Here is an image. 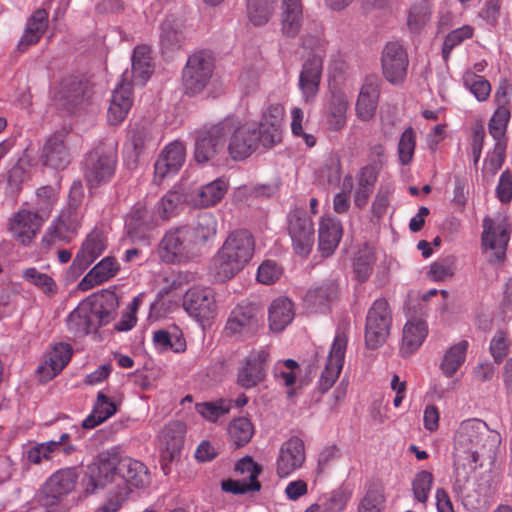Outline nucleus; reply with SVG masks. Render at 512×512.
I'll list each match as a JSON object with an SVG mask.
<instances>
[{
    "label": "nucleus",
    "instance_id": "obj_39",
    "mask_svg": "<svg viewBox=\"0 0 512 512\" xmlns=\"http://www.w3.org/2000/svg\"><path fill=\"white\" fill-rule=\"evenodd\" d=\"M295 311L293 303L286 297H279L272 301L268 320L271 331H283L294 319Z\"/></svg>",
    "mask_w": 512,
    "mask_h": 512
},
{
    "label": "nucleus",
    "instance_id": "obj_57",
    "mask_svg": "<svg viewBox=\"0 0 512 512\" xmlns=\"http://www.w3.org/2000/svg\"><path fill=\"white\" fill-rule=\"evenodd\" d=\"M195 409L207 421L216 422L221 416L229 412L230 405L221 399L215 402L198 403Z\"/></svg>",
    "mask_w": 512,
    "mask_h": 512
},
{
    "label": "nucleus",
    "instance_id": "obj_61",
    "mask_svg": "<svg viewBox=\"0 0 512 512\" xmlns=\"http://www.w3.org/2000/svg\"><path fill=\"white\" fill-rule=\"evenodd\" d=\"M510 109H496L489 121V132L496 142H506L504 134L510 119Z\"/></svg>",
    "mask_w": 512,
    "mask_h": 512
},
{
    "label": "nucleus",
    "instance_id": "obj_19",
    "mask_svg": "<svg viewBox=\"0 0 512 512\" xmlns=\"http://www.w3.org/2000/svg\"><path fill=\"white\" fill-rule=\"evenodd\" d=\"M78 479L76 468H65L55 472L44 484V505H54L75 488Z\"/></svg>",
    "mask_w": 512,
    "mask_h": 512
},
{
    "label": "nucleus",
    "instance_id": "obj_55",
    "mask_svg": "<svg viewBox=\"0 0 512 512\" xmlns=\"http://www.w3.org/2000/svg\"><path fill=\"white\" fill-rule=\"evenodd\" d=\"M299 370V365L294 360H281L274 366V376L279 382L290 387L295 384Z\"/></svg>",
    "mask_w": 512,
    "mask_h": 512
},
{
    "label": "nucleus",
    "instance_id": "obj_40",
    "mask_svg": "<svg viewBox=\"0 0 512 512\" xmlns=\"http://www.w3.org/2000/svg\"><path fill=\"white\" fill-rule=\"evenodd\" d=\"M229 184L224 178H218L202 186L191 196L190 203L197 207H210L216 205L227 193Z\"/></svg>",
    "mask_w": 512,
    "mask_h": 512
},
{
    "label": "nucleus",
    "instance_id": "obj_51",
    "mask_svg": "<svg viewBox=\"0 0 512 512\" xmlns=\"http://www.w3.org/2000/svg\"><path fill=\"white\" fill-rule=\"evenodd\" d=\"M184 202V196L180 191L170 190L157 203L156 212L160 221H165L175 216Z\"/></svg>",
    "mask_w": 512,
    "mask_h": 512
},
{
    "label": "nucleus",
    "instance_id": "obj_14",
    "mask_svg": "<svg viewBox=\"0 0 512 512\" xmlns=\"http://www.w3.org/2000/svg\"><path fill=\"white\" fill-rule=\"evenodd\" d=\"M347 344L346 328H338L329 351L327 363L319 379V386L322 391L329 390L338 379L344 365Z\"/></svg>",
    "mask_w": 512,
    "mask_h": 512
},
{
    "label": "nucleus",
    "instance_id": "obj_31",
    "mask_svg": "<svg viewBox=\"0 0 512 512\" xmlns=\"http://www.w3.org/2000/svg\"><path fill=\"white\" fill-rule=\"evenodd\" d=\"M106 249V237L103 232L94 230L87 235L79 252L73 260L74 268L84 270L93 263Z\"/></svg>",
    "mask_w": 512,
    "mask_h": 512
},
{
    "label": "nucleus",
    "instance_id": "obj_62",
    "mask_svg": "<svg viewBox=\"0 0 512 512\" xmlns=\"http://www.w3.org/2000/svg\"><path fill=\"white\" fill-rule=\"evenodd\" d=\"M84 86L82 82L73 80L62 85L58 97L63 104L75 106L81 102L84 96Z\"/></svg>",
    "mask_w": 512,
    "mask_h": 512
},
{
    "label": "nucleus",
    "instance_id": "obj_29",
    "mask_svg": "<svg viewBox=\"0 0 512 512\" xmlns=\"http://www.w3.org/2000/svg\"><path fill=\"white\" fill-rule=\"evenodd\" d=\"M428 335L427 322L418 317L407 320L402 331L400 352L402 356L409 357L417 351Z\"/></svg>",
    "mask_w": 512,
    "mask_h": 512
},
{
    "label": "nucleus",
    "instance_id": "obj_58",
    "mask_svg": "<svg viewBox=\"0 0 512 512\" xmlns=\"http://www.w3.org/2000/svg\"><path fill=\"white\" fill-rule=\"evenodd\" d=\"M506 150V142H496L492 152L488 153L484 165L483 174L493 177L502 167Z\"/></svg>",
    "mask_w": 512,
    "mask_h": 512
},
{
    "label": "nucleus",
    "instance_id": "obj_23",
    "mask_svg": "<svg viewBox=\"0 0 512 512\" xmlns=\"http://www.w3.org/2000/svg\"><path fill=\"white\" fill-rule=\"evenodd\" d=\"M236 471L243 478L238 480H227L222 482V489L234 494H243L249 491L260 489V483L257 480L260 474L259 466L250 457H245L236 464Z\"/></svg>",
    "mask_w": 512,
    "mask_h": 512
},
{
    "label": "nucleus",
    "instance_id": "obj_22",
    "mask_svg": "<svg viewBox=\"0 0 512 512\" xmlns=\"http://www.w3.org/2000/svg\"><path fill=\"white\" fill-rule=\"evenodd\" d=\"M284 113V107L281 104H271L263 112L261 122L257 125L263 146L271 147L280 142Z\"/></svg>",
    "mask_w": 512,
    "mask_h": 512
},
{
    "label": "nucleus",
    "instance_id": "obj_38",
    "mask_svg": "<svg viewBox=\"0 0 512 512\" xmlns=\"http://www.w3.org/2000/svg\"><path fill=\"white\" fill-rule=\"evenodd\" d=\"M48 27V12L45 9L35 10L27 19L24 33L19 41L20 50H26L36 44Z\"/></svg>",
    "mask_w": 512,
    "mask_h": 512
},
{
    "label": "nucleus",
    "instance_id": "obj_41",
    "mask_svg": "<svg viewBox=\"0 0 512 512\" xmlns=\"http://www.w3.org/2000/svg\"><path fill=\"white\" fill-rule=\"evenodd\" d=\"M43 163L53 169H63L70 162V156L64 144L62 134L49 138L43 148Z\"/></svg>",
    "mask_w": 512,
    "mask_h": 512
},
{
    "label": "nucleus",
    "instance_id": "obj_11",
    "mask_svg": "<svg viewBox=\"0 0 512 512\" xmlns=\"http://www.w3.org/2000/svg\"><path fill=\"white\" fill-rule=\"evenodd\" d=\"M392 323L391 311L386 300H376L368 311L365 327V342L376 349L386 341Z\"/></svg>",
    "mask_w": 512,
    "mask_h": 512
},
{
    "label": "nucleus",
    "instance_id": "obj_20",
    "mask_svg": "<svg viewBox=\"0 0 512 512\" xmlns=\"http://www.w3.org/2000/svg\"><path fill=\"white\" fill-rule=\"evenodd\" d=\"M44 221L45 219L37 212L23 208L10 220L9 231L15 240L28 245L35 238Z\"/></svg>",
    "mask_w": 512,
    "mask_h": 512
},
{
    "label": "nucleus",
    "instance_id": "obj_15",
    "mask_svg": "<svg viewBox=\"0 0 512 512\" xmlns=\"http://www.w3.org/2000/svg\"><path fill=\"white\" fill-rule=\"evenodd\" d=\"M306 460L305 444L299 437L293 436L284 441L276 458V474L286 478L302 468Z\"/></svg>",
    "mask_w": 512,
    "mask_h": 512
},
{
    "label": "nucleus",
    "instance_id": "obj_27",
    "mask_svg": "<svg viewBox=\"0 0 512 512\" xmlns=\"http://www.w3.org/2000/svg\"><path fill=\"white\" fill-rule=\"evenodd\" d=\"M259 326L257 311L250 304L236 306L230 313L225 330L235 336H246L254 333Z\"/></svg>",
    "mask_w": 512,
    "mask_h": 512
},
{
    "label": "nucleus",
    "instance_id": "obj_26",
    "mask_svg": "<svg viewBox=\"0 0 512 512\" xmlns=\"http://www.w3.org/2000/svg\"><path fill=\"white\" fill-rule=\"evenodd\" d=\"M323 61L320 56H312L307 59L299 75V89L305 103H312L320 87Z\"/></svg>",
    "mask_w": 512,
    "mask_h": 512
},
{
    "label": "nucleus",
    "instance_id": "obj_64",
    "mask_svg": "<svg viewBox=\"0 0 512 512\" xmlns=\"http://www.w3.org/2000/svg\"><path fill=\"white\" fill-rule=\"evenodd\" d=\"M415 133L412 128H407L401 135L398 143L400 162L407 165L411 162L415 150Z\"/></svg>",
    "mask_w": 512,
    "mask_h": 512
},
{
    "label": "nucleus",
    "instance_id": "obj_48",
    "mask_svg": "<svg viewBox=\"0 0 512 512\" xmlns=\"http://www.w3.org/2000/svg\"><path fill=\"white\" fill-rule=\"evenodd\" d=\"M152 73L151 58L146 47H136L132 56V74L134 82L143 85Z\"/></svg>",
    "mask_w": 512,
    "mask_h": 512
},
{
    "label": "nucleus",
    "instance_id": "obj_17",
    "mask_svg": "<svg viewBox=\"0 0 512 512\" xmlns=\"http://www.w3.org/2000/svg\"><path fill=\"white\" fill-rule=\"evenodd\" d=\"M188 230L185 227L171 229L165 233L158 247V254L167 263L181 262L187 257L190 246Z\"/></svg>",
    "mask_w": 512,
    "mask_h": 512
},
{
    "label": "nucleus",
    "instance_id": "obj_42",
    "mask_svg": "<svg viewBox=\"0 0 512 512\" xmlns=\"http://www.w3.org/2000/svg\"><path fill=\"white\" fill-rule=\"evenodd\" d=\"M153 344L161 353L168 351L183 353L187 347L182 332L176 327L153 332Z\"/></svg>",
    "mask_w": 512,
    "mask_h": 512
},
{
    "label": "nucleus",
    "instance_id": "obj_5",
    "mask_svg": "<svg viewBox=\"0 0 512 512\" xmlns=\"http://www.w3.org/2000/svg\"><path fill=\"white\" fill-rule=\"evenodd\" d=\"M111 313L99 298H88L82 301L69 315L68 328L76 336H82L109 323Z\"/></svg>",
    "mask_w": 512,
    "mask_h": 512
},
{
    "label": "nucleus",
    "instance_id": "obj_21",
    "mask_svg": "<svg viewBox=\"0 0 512 512\" xmlns=\"http://www.w3.org/2000/svg\"><path fill=\"white\" fill-rule=\"evenodd\" d=\"M159 217L155 211H149L145 204L137 203L125 220L128 235L133 240H146L147 233L159 224Z\"/></svg>",
    "mask_w": 512,
    "mask_h": 512
},
{
    "label": "nucleus",
    "instance_id": "obj_54",
    "mask_svg": "<svg viewBox=\"0 0 512 512\" xmlns=\"http://www.w3.org/2000/svg\"><path fill=\"white\" fill-rule=\"evenodd\" d=\"M434 482L433 474L422 470L418 472L412 480V492L417 503L426 506L430 491Z\"/></svg>",
    "mask_w": 512,
    "mask_h": 512
},
{
    "label": "nucleus",
    "instance_id": "obj_9",
    "mask_svg": "<svg viewBox=\"0 0 512 512\" xmlns=\"http://www.w3.org/2000/svg\"><path fill=\"white\" fill-rule=\"evenodd\" d=\"M214 71L212 57L204 52H198L188 58L183 70V87L189 95L201 93L209 84Z\"/></svg>",
    "mask_w": 512,
    "mask_h": 512
},
{
    "label": "nucleus",
    "instance_id": "obj_4",
    "mask_svg": "<svg viewBox=\"0 0 512 512\" xmlns=\"http://www.w3.org/2000/svg\"><path fill=\"white\" fill-rule=\"evenodd\" d=\"M216 135H221L228 142V152L234 160H243L249 157L261 142L255 122H242L237 118L229 117L215 125Z\"/></svg>",
    "mask_w": 512,
    "mask_h": 512
},
{
    "label": "nucleus",
    "instance_id": "obj_60",
    "mask_svg": "<svg viewBox=\"0 0 512 512\" xmlns=\"http://www.w3.org/2000/svg\"><path fill=\"white\" fill-rule=\"evenodd\" d=\"M58 200V192L53 187H41L37 191V205L36 211L45 220L49 217L55 203Z\"/></svg>",
    "mask_w": 512,
    "mask_h": 512
},
{
    "label": "nucleus",
    "instance_id": "obj_50",
    "mask_svg": "<svg viewBox=\"0 0 512 512\" xmlns=\"http://www.w3.org/2000/svg\"><path fill=\"white\" fill-rule=\"evenodd\" d=\"M464 87L479 101H486L491 94V84L483 76L467 70L463 74Z\"/></svg>",
    "mask_w": 512,
    "mask_h": 512
},
{
    "label": "nucleus",
    "instance_id": "obj_25",
    "mask_svg": "<svg viewBox=\"0 0 512 512\" xmlns=\"http://www.w3.org/2000/svg\"><path fill=\"white\" fill-rule=\"evenodd\" d=\"M186 426L180 421H172L164 426L158 435V446L165 461L175 460L182 450Z\"/></svg>",
    "mask_w": 512,
    "mask_h": 512
},
{
    "label": "nucleus",
    "instance_id": "obj_63",
    "mask_svg": "<svg viewBox=\"0 0 512 512\" xmlns=\"http://www.w3.org/2000/svg\"><path fill=\"white\" fill-rule=\"evenodd\" d=\"M455 260L453 257L440 259L430 265L428 276L433 281H443L454 275Z\"/></svg>",
    "mask_w": 512,
    "mask_h": 512
},
{
    "label": "nucleus",
    "instance_id": "obj_13",
    "mask_svg": "<svg viewBox=\"0 0 512 512\" xmlns=\"http://www.w3.org/2000/svg\"><path fill=\"white\" fill-rule=\"evenodd\" d=\"M269 357L268 347L262 346L251 350L238 370L237 383L249 389L263 382L267 374Z\"/></svg>",
    "mask_w": 512,
    "mask_h": 512
},
{
    "label": "nucleus",
    "instance_id": "obj_35",
    "mask_svg": "<svg viewBox=\"0 0 512 512\" xmlns=\"http://www.w3.org/2000/svg\"><path fill=\"white\" fill-rule=\"evenodd\" d=\"M387 495L382 482L372 480L365 484L357 505V512H384Z\"/></svg>",
    "mask_w": 512,
    "mask_h": 512
},
{
    "label": "nucleus",
    "instance_id": "obj_46",
    "mask_svg": "<svg viewBox=\"0 0 512 512\" xmlns=\"http://www.w3.org/2000/svg\"><path fill=\"white\" fill-rule=\"evenodd\" d=\"M115 403L109 399L104 393L99 392L93 411L83 421L82 425L86 429H92L106 421L116 413Z\"/></svg>",
    "mask_w": 512,
    "mask_h": 512
},
{
    "label": "nucleus",
    "instance_id": "obj_24",
    "mask_svg": "<svg viewBox=\"0 0 512 512\" xmlns=\"http://www.w3.org/2000/svg\"><path fill=\"white\" fill-rule=\"evenodd\" d=\"M185 161V147L181 142H173L165 147L154 166V182L161 184L171 175L176 174Z\"/></svg>",
    "mask_w": 512,
    "mask_h": 512
},
{
    "label": "nucleus",
    "instance_id": "obj_56",
    "mask_svg": "<svg viewBox=\"0 0 512 512\" xmlns=\"http://www.w3.org/2000/svg\"><path fill=\"white\" fill-rule=\"evenodd\" d=\"M161 43L164 47L177 45L182 39V25L174 18H167L161 24Z\"/></svg>",
    "mask_w": 512,
    "mask_h": 512
},
{
    "label": "nucleus",
    "instance_id": "obj_7",
    "mask_svg": "<svg viewBox=\"0 0 512 512\" xmlns=\"http://www.w3.org/2000/svg\"><path fill=\"white\" fill-rule=\"evenodd\" d=\"M482 247L488 253L490 262L503 261L510 240L511 224L508 217L498 213L493 217L483 219Z\"/></svg>",
    "mask_w": 512,
    "mask_h": 512
},
{
    "label": "nucleus",
    "instance_id": "obj_37",
    "mask_svg": "<svg viewBox=\"0 0 512 512\" xmlns=\"http://www.w3.org/2000/svg\"><path fill=\"white\" fill-rule=\"evenodd\" d=\"M119 270V265L113 257H105L96 264L79 282L78 288L87 291L114 277Z\"/></svg>",
    "mask_w": 512,
    "mask_h": 512
},
{
    "label": "nucleus",
    "instance_id": "obj_34",
    "mask_svg": "<svg viewBox=\"0 0 512 512\" xmlns=\"http://www.w3.org/2000/svg\"><path fill=\"white\" fill-rule=\"evenodd\" d=\"M224 148L221 135H216L215 125L206 131L198 133L195 142L194 157L198 163L212 160Z\"/></svg>",
    "mask_w": 512,
    "mask_h": 512
},
{
    "label": "nucleus",
    "instance_id": "obj_53",
    "mask_svg": "<svg viewBox=\"0 0 512 512\" xmlns=\"http://www.w3.org/2000/svg\"><path fill=\"white\" fill-rule=\"evenodd\" d=\"M375 261L374 248L368 244L361 246L354 259V271L360 281H365L371 271Z\"/></svg>",
    "mask_w": 512,
    "mask_h": 512
},
{
    "label": "nucleus",
    "instance_id": "obj_16",
    "mask_svg": "<svg viewBox=\"0 0 512 512\" xmlns=\"http://www.w3.org/2000/svg\"><path fill=\"white\" fill-rule=\"evenodd\" d=\"M349 104V98L344 91L332 89L324 104L323 125L330 131L342 130L347 122Z\"/></svg>",
    "mask_w": 512,
    "mask_h": 512
},
{
    "label": "nucleus",
    "instance_id": "obj_6",
    "mask_svg": "<svg viewBox=\"0 0 512 512\" xmlns=\"http://www.w3.org/2000/svg\"><path fill=\"white\" fill-rule=\"evenodd\" d=\"M79 193L80 185L74 184L68 207L61 211L42 239V242L48 247L56 245L58 242L68 243L77 235L82 216L78 211L80 200L74 195Z\"/></svg>",
    "mask_w": 512,
    "mask_h": 512
},
{
    "label": "nucleus",
    "instance_id": "obj_47",
    "mask_svg": "<svg viewBox=\"0 0 512 512\" xmlns=\"http://www.w3.org/2000/svg\"><path fill=\"white\" fill-rule=\"evenodd\" d=\"M276 0H247V15L254 26H263L274 15Z\"/></svg>",
    "mask_w": 512,
    "mask_h": 512
},
{
    "label": "nucleus",
    "instance_id": "obj_28",
    "mask_svg": "<svg viewBox=\"0 0 512 512\" xmlns=\"http://www.w3.org/2000/svg\"><path fill=\"white\" fill-rule=\"evenodd\" d=\"M133 105L131 82L123 79L112 92L107 119L111 125H119L127 117Z\"/></svg>",
    "mask_w": 512,
    "mask_h": 512
},
{
    "label": "nucleus",
    "instance_id": "obj_10",
    "mask_svg": "<svg viewBox=\"0 0 512 512\" xmlns=\"http://www.w3.org/2000/svg\"><path fill=\"white\" fill-rule=\"evenodd\" d=\"M116 152L112 149L96 148L86 158L84 174L90 189L107 183L115 173Z\"/></svg>",
    "mask_w": 512,
    "mask_h": 512
},
{
    "label": "nucleus",
    "instance_id": "obj_36",
    "mask_svg": "<svg viewBox=\"0 0 512 512\" xmlns=\"http://www.w3.org/2000/svg\"><path fill=\"white\" fill-rule=\"evenodd\" d=\"M154 146L151 128L147 125L135 124L128 133L125 153L129 155L130 163L136 165L137 159L143 151Z\"/></svg>",
    "mask_w": 512,
    "mask_h": 512
},
{
    "label": "nucleus",
    "instance_id": "obj_32",
    "mask_svg": "<svg viewBox=\"0 0 512 512\" xmlns=\"http://www.w3.org/2000/svg\"><path fill=\"white\" fill-rule=\"evenodd\" d=\"M379 98V85L375 78H367L362 85L357 101L356 115L361 121L371 120L376 112Z\"/></svg>",
    "mask_w": 512,
    "mask_h": 512
},
{
    "label": "nucleus",
    "instance_id": "obj_52",
    "mask_svg": "<svg viewBox=\"0 0 512 512\" xmlns=\"http://www.w3.org/2000/svg\"><path fill=\"white\" fill-rule=\"evenodd\" d=\"M431 7L428 1L421 0L412 4L407 17V26L413 33L420 32L430 20Z\"/></svg>",
    "mask_w": 512,
    "mask_h": 512
},
{
    "label": "nucleus",
    "instance_id": "obj_2",
    "mask_svg": "<svg viewBox=\"0 0 512 512\" xmlns=\"http://www.w3.org/2000/svg\"><path fill=\"white\" fill-rule=\"evenodd\" d=\"M501 435L480 419H467L460 423L454 436L453 491L461 495L471 473L485 459L493 460L501 444Z\"/></svg>",
    "mask_w": 512,
    "mask_h": 512
},
{
    "label": "nucleus",
    "instance_id": "obj_44",
    "mask_svg": "<svg viewBox=\"0 0 512 512\" xmlns=\"http://www.w3.org/2000/svg\"><path fill=\"white\" fill-rule=\"evenodd\" d=\"M188 230L189 242L193 245L204 243L216 235L217 220L210 212L201 213L193 227H185Z\"/></svg>",
    "mask_w": 512,
    "mask_h": 512
},
{
    "label": "nucleus",
    "instance_id": "obj_18",
    "mask_svg": "<svg viewBox=\"0 0 512 512\" xmlns=\"http://www.w3.org/2000/svg\"><path fill=\"white\" fill-rule=\"evenodd\" d=\"M408 56L402 45L397 42L388 43L382 53L381 64L383 75L393 84L404 80L408 68Z\"/></svg>",
    "mask_w": 512,
    "mask_h": 512
},
{
    "label": "nucleus",
    "instance_id": "obj_30",
    "mask_svg": "<svg viewBox=\"0 0 512 512\" xmlns=\"http://www.w3.org/2000/svg\"><path fill=\"white\" fill-rule=\"evenodd\" d=\"M72 355L71 347L65 343H58L48 352L44 362L38 367V374L42 381H49L68 364Z\"/></svg>",
    "mask_w": 512,
    "mask_h": 512
},
{
    "label": "nucleus",
    "instance_id": "obj_59",
    "mask_svg": "<svg viewBox=\"0 0 512 512\" xmlns=\"http://www.w3.org/2000/svg\"><path fill=\"white\" fill-rule=\"evenodd\" d=\"M23 278L37 286L46 294H54L57 291L55 281L47 274L41 273L36 268H27L23 271Z\"/></svg>",
    "mask_w": 512,
    "mask_h": 512
},
{
    "label": "nucleus",
    "instance_id": "obj_3",
    "mask_svg": "<svg viewBox=\"0 0 512 512\" xmlns=\"http://www.w3.org/2000/svg\"><path fill=\"white\" fill-rule=\"evenodd\" d=\"M254 250L255 242L248 231L232 232L211 260V275L218 282L232 279L250 262Z\"/></svg>",
    "mask_w": 512,
    "mask_h": 512
},
{
    "label": "nucleus",
    "instance_id": "obj_1",
    "mask_svg": "<svg viewBox=\"0 0 512 512\" xmlns=\"http://www.w3.org/2000/svg\"><path fill=\"white\" fill-rule=\"evenodd\" d=\"M149 483L147 468L140 461L100 454L86 468L83 485L87 493L108 489V499L98 512H117L128 496Z\"/></svg>",
    "mask_w": 512,
    "mask_h": 512
},
{
    "label": "nucleus",
    "instance_id": "obj_33",
    "mask_svg": "<svg viewBox=\"0 0 512 512\" xmlns=\"http://www.w3.org/2000/svg\"><path fill=\"white\" fill-rule=\"evenodd\" d=\"M342 234V226L338 219L330 215L321 218L318 236L319 250L323 256H329L334 252L340 243Z\"/></svg>",
    "mask_w": 512,
    "mask_h": 512
},
{
    "label": "nucleus",
    "instance_id": "obj_8",
    "mask_svg": "<svg viewBox=\"0 0 512 512\" xmlns=\"http://www.w3.org/2000/svg\"><path fill=\"white\" fill-rule=\"evenodd\" d=\"M183 308L202 328L211 325L218 314L215 293L208 287H192L184 295Z\"/></svg>",
    "mask_w": 512,
    "mask_h": 512
},
{
    "label": "nucleus",
    "instance_id": "obj_43",
    "mask_svg": "<svg viewBox=\"0 0 512 512\" xmlns=\"http://www.w3.org/2000/svg\"><path fill=\"white\" fill-rule=\"evenodd\" d=\"M468 347V341L461 340L445 351L440 364V370L445 377H453L465 363Z\"/></svg>",
    "mask_w": 512,
    "mask_h": 512
},
{
    "label": "nucleus",
    "instance_id": "obj_49",
    "mask_svg": "<svg viewBox=\"0 0 512 512\" xmlns=\"http://www.w3.org/2000/svg\"><path fill=\"white\" fill-rule=\"evenodd\" d=\"M227 433L231 443L237 447H241L251 440L254 434V428L249 419L240 417L230 422Z\"/></svg>",
    "mask_w": 512,
    "mask_h": 512
},
{
    "label": "nucleus",
    "instance_id": "obj_45",
    "mask_svg": "<svg viewBox=\"0 0 512 512\" xmlns=\"http://www.w3.org/2000/svg\"><path fill=\"white\" fill-rule=\"evenodd\" d=\"M466 488L461 495L456 494L462 501L464 507L469 511L479 510L488 506L494 494V488L489 479H481L475 489V494H465Z\"/></svg>",
    "mask_w": 512,
    "mask_h": 512
},
{
    "label": "nucleus",
    "instance_id": "obj_12",
    "mask_svg": "<svg viewBox=\"0 0 512 512\" xmlns=\"http://www.w3.org/2000/svg\"><path fill=\"white\" fill-rule=\"evenodd\" d=\"M288 233L295 253L302 257L308 256L314 245L315 231L305 210L294 209L289 213Z\"/></svg>",
    "mask_w": 512,
    "mask_h": 512
}]
</instances>
